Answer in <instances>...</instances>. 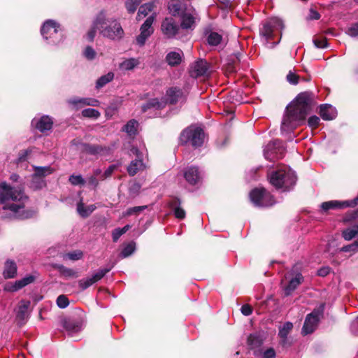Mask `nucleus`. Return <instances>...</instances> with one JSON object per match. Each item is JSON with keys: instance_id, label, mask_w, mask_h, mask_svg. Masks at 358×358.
I'll list each match as a JSON object with an SVG mask.
<instances>
[{"instance_id": "obj_14", "label": "nucleus", "mask_w": 358, "mask_h": 358, "mask_svg": "<svg viewBox=\"0 0 358 358\" xmlns=\"http://www.w3.org/2000/svg\"><path fill=\"white\" fill-rule=\"evenodd\" d=\"M180 30V27L172 17H166L162 22L161 31L168 38L176 37Z\"/></svg>"}, {"instance_id": "obj_3", "label": "nucleus", "mask_w": 358, "mask_h": 358, "mask_svg": "<svg viewBox=\"0 0 358 358\" xmlns=\"http://www.w3.org/2000/svg\"><path fill=\"white\" fill-rule=\"evenodd\" d=\"M2 204V217L4 218L27 219L36 215L34 209H25L24 203H1Z\"/></svg>"}, {"instance_id": "obj_4", "label": "nucleus", "mask_w": 358, "mask_h": 358, "mask_svg": "<svg viewBox=\"0 0 358 358\" xmlns=\"http://www.w3.org/2000/svg\"><path fill=\"white\" fill-rule=\"evenodd\" d=\"M43 38L51 45H58L63 41V31L57 22L46 20L41 29Z\"/></svg>"}, {"instance_id": "obj_46", "label": "nucleus", "mask_w": 358, "mask_h": 358, "mask_svg": "<svg viewBox=\"0 0 358 358\" xmlns=\"http://www.w3.org/2000/svg\"><path fill=\"white\" fill-rule=\"evenodd\" d=\"M144 0H126L125 1V7L127 12L130 14L134 13L136 10L137 7Z\"/></svg>"}, {"instance_id": "obj_63", "label": "nucleus", "mask_w": 358, "mask_h": 358, "mask_svg": "<svg viewBox=\"0 0 358 358\" xmlns=\"http://www.w3.org/2000/svg\"><path fill=\"white\" fill-rule=\"evenodd\" d=\"M64 327L69 334H73L80 330L79 326L72 322H65Z\"/></svg>"}, {"instance_id": "obj_56", "label": "nucleus", "mask_w": 358, "mask_h": 358, "mask_svg": "<svg viewBox=\"0 0 358 358\" xmlns=\"http://www.w3.org/2000/svg\"><path fill=\"white\" fill-rule=\"evenodd\" d=\"M303 277L301 273H292V291L303 282Z\"/></svg>"}, {"instance_id": "obj_52", "label": "nucleus", "mask_w": 358, "mask_h": 358, "mask_svg": "<svg viewBox=\"0 0 358 358\" xmlns=\"http://www.w3.org/2000/svg\"><path fill=\"white\" fill-rule=\"evenodd\" d=\"M110 271V268L99 269L96 273H94L92 276H90V278L92 279L93 283L94 284L95 282L100 280L102 278H103V276Z\"/></svg>"}, {"instance_id": "obj_17", "label": "nucleus", "mask_w": 358, "mask_h": 358, "mask_svg": "<svg viewBox=\"0 0 358 358\" xmlns=\"http://www.w3.org/2000/svg\"><path fill=\"white\" fill-rule=\"evenodd\" d=\"M242 57L243 55L241 52L234 53L226 64L227 72L229 73L236 72L240 69V65L242 66V68L246 67L247 64L241 62Z\"/></svg>"}, {"instance_id": "obj_5", "label": "nucleus", "mask_w": 358, "mask_h": 358, "mask_svg": "<svg viewBox=\"0 0 358 358\" xmlns=\"http://www.w3.org/2000/svg\"><path fill=\"white\" fill-rule=\"evenodd\" d=\"M147 154V150L143 145L140 148L132 146L129 150V156H135L136 159L132 160L127 166V172L129 176H134L138 172L143 171L145 169V164L143 163V157Z\"/></svg>"}, {"instance_id": "obj_18", "label": "nucleus", "mask_w": 358, "mask_h": 358, "mask_svg": "<svg viewBox=\"0 0 358 358\" xmlns=\"http://www.w3.org/2000/svg\"><path fill=\"white\" fill-rule=\"evenodd\" d=\"M31 124L41 132L50 131L53 124V121L48 115H43L40 118H34L31 121Z\"/></svg>"}, {"instance_id": "obj_43", "label": "nucleus", "mask_w": 358, "mask_h": 358, "mask_svg": "<svg viewBox=\"0 0 358 358\" xmlns=\"http://www.w3.org/2000/svg\"><path fill=\"white\" fill-rule=\"evenodd\" d=\"M83 257V251L80 250H74L69 252L68 253L64 254L62 257L63 259L66 260L69 259L71 261H77L81 259Z\"/></svg>"}, {"instance_id": "obj_10", "label": "nucleus", "mask_w": 358, "mask_h": 358, "mask_svg": "<svg viewBox=\"0 0 358 358\" xmlns=\"http://www.w3.org/2000/svg\"><path fill=\"white\" fill-rule=\"evenodd\" d=\"M289 178V169L285 166L279 167L269 176L270 182L277 189L282 188Z\"/></svg>"}, {"instance_id": "obj_45", "label": "nucleus", "mask_w": 358, "mask_h": 358, "mask_svg": "<svg viewBox=\"0 0 358 358\" xmlns=\"http://www.w3.org/2000/svg\"><path fill=\"white\" fill-rule=\"evenodd\" d=\"M69 181L72 185L85 187L86 185L85 178L81 175H71L69 176Z\"/></svg>"}, {"instance_id": "obj_27", "label": "nucleus", "mask_w": 358, "mask_h": 358, "mask_svg": "<svg viewBox=\"0 0 358 358\" xmlns=\"http://www.w3.org/2000/svg\"><path fill=\"white\" fill-rule=\"evenodd\" d=\"M264 341V336L261 333L252 334L248 338V345L251 349H255L262 345Z\"/></svg>"}, {"instance_id": "obj_26", "label": "nucleus", "mask_w": 358, "mask_h": 358, "mask_svg": "<svg viewBox=\"0 0 358 358\" xmlns=\"http://www.w3.org/2000/svg\"><path fill=\"white\" fill-rule=\"evenodd\" d=\"M96 206L94 204L88 205L87 203H78L77 212L83 217H88L95 209Z\"/></svg>"}, {"instance_id": "obj_6", "label": "nucleus", "mask_w": 358, "mask_h": 358, "mask_svg": "<svg viewBox=\"0 0 358 358\" xmlns=\"http://www.w3.org/2000/svg\"><path fill=\"white\" fill-rule=\"evenodd\" d=\"M28 196L20 188H13L4 181H0V201H24Z\"/></svg>"}, {"instance_id": "obj_55", "label": "nucleus", "mask_w": 358, "mask_h": 358, "mask_svg": "<svg viewBox=\"0 0 358 358\" xmlns=\"http://www.w3.org/2000/svg\"><path fill=\"white\" fill-rule=\"evenodd\" d=\"M83 54L87 60H93L96 57V52L91 46H87Z\"/></svg>"}, {"instance_id": "obj_61", "label": "nucleus", "mask_w": 358, "mask_h": 358, "mask_svg": "<svg viewBox=\"0 0 358 358\" xmlns=\"http://www.w3.org/2000/svg\"><path fill=\"white\" fill-rule=\"evenodd\" d=\"M57 304L60 308H65L69 306V301L66 296L59 295L57 299Z\"/></svg>"}, {"instance_id": "obj_19", "label": "nucleus", "mask_w": 358, "mask_h": 358, "mask_svg": "<svg viewBox=\"0 0 358 358\" xmlns=\"http://www.w3.org/2000/svg\"><path fill=\"white\" fill-rule=\"evenodd\" d=\"M250 201H271V194L264 187H257L250 193Z\"/></svg>"}, {"instance_id": "obj_22", "label": "nucleus", "mask_w": 358, "mask_h": 358, "mask_svg": "<svg viewBox=\"0 0 358 358\" xmlns=\"http://www.w3.org/2000/svg\"><path fill=\"white\" fill-rule=\"evenodd\" d=\"M30 306V301H22L18 306L16 317L17 320L21 323L24 324L29 317V308Z\"/></svg>"}, {"instance_id": "obj_31", "label": "nucleus", "mask_w": 358, "mask_h": 358, "mask_svg": "<svg viewBox=\"0 0 358 358\" xmlns=\"http://www.w3.org/2000/svg\"><path fill=\"white\" fill-rule=\"evenodd\" d=\"M350 203H322L321 210L326 213L329 210H336L350 207Z\"/></svg>"}, {"instance_id": "obj_42", "label": "nucleus", "mask_w": 358, "mask_h": 358, "mask_svg": "<svg viewBox=\"0 0 358 358\" xmlns=\"http://www.w3.org/2000/svg\"><path fill=\"white\" fill-rule=\"evenodd\" d=\"M222 41V36L217 32L211 31L207 38V41L210 45H218Z\"/></svg>"}, {"instance_id": "obj_53", "label": "nucleus", "mask_w": 358, "mask_h": 358, "mask_svg": "<svg viewBox=\"0 0 358 358\" xmlns=\"http://www.w3.org/2000/svg\"><path fill=\"white\" fill-rule=\"evenodd\" d=\"M82 115L85 117L97 119L101 115V113L96 109L86 108L83 110Z\"/></svg>"}, {"instance_id": "obj_28", "label": "nucleus", "mask_w": 358, "mask_h": 358, "mask_svg": "<svg viewBox=\"0 0 358 358\" xmlns=\"http://www.w3.org/2000/svg\"><path fill=\"white\" fill-rule=\"evenodd\" d=\"M17 273V266L15 262L12 260H7L5 262L3 276L6 278H13Z\"/></svg>"}, {"instance_id": "obj_23", "label": "nucleus", "mask_w": 358, "mask_h": 358, "mask_svg": "<svg viewBox=\"0 0 358 358\" xmlns=\"http://www.w3.org/2000/svg\"><path fill=\"white\" fill-rule=\"evenodd\" d=\"M320 115L324 120H331L337 115V111L330 104H322L320 107Z\"/></svg>"}, {"instance_id": "obj_36", "label": "nucleus", "mask_w": 358, "mask_h": 358, "mask_svg": "<svg viewBox=\"0 0 358 358\" xmlns=\"http://www.w3.org/2000/svg\"><path fill=\"white\" fill-rule=\"evenodd\" d=\"M35 280V277L32 275H29L25 276L24 278H22L20 280H17L15 282V285H13V291H16L17 289H20L24 286L29 285L32 283Z\"/></svg>"}, {"instance_id": "obj_24", "label": "nucleus", "mask_w": 358, "mask_h": 358, "mask_svg": "<svg viewBox=\"0 0 358 358\" xmlns=\"http://www.w3.org/2000/svg\"><path fill=\"white\" fill-rule=\"evenodd\" d=\"M101 170L100 169H96L94 170L93 173L91 175H89L86 177L85 186L88 188L94 189L97 187L99 185V180H101Z\"/></svg>"}, {"instance_id": "obj_29", "label": "nucleus", "mask_w": 358, "mask_h": 358, "mask_svg": "<svg viewBox=\"0 0 358 358\" xmlns=\"http://www.w3.org/2000/svg\"><path fill=\"white\" fill-rule=\"evenodd\" d=\"M166 96L171 103H175L178 101L182 96V90L176 87L169 88L166 92Z\"/></svg>"}, {"instance_id": "obj_25", "label": "nucleus", "mask_w": 358, "mask_h": 358, "mask_svg": "<svg viewBox=\"0 0 358 358\" xmlns=\"http://www.w3.org/2000/svg\"><path fill=\"white\" fill-rule=\"evenodd\" d=\"M182 56L183 53L180 50L171 51L166 55V61L171 66H178L180 64Z\"/></svg>"}, {"instance_id": "obj_41", "label": "nucleus", "mask_w": 358, "mask_h": 358, "mask_svg": "<svg viewBox=\"0 0 358 358\" xmlns=\"http://www.w3.org/2000/svg\"><path fill=\"white\" fill-rule=\"evenodd\" d=\"M114 78V73L108 72L107 74L101 76L96 83V88L100 89L108 83L111 82Z\"/></svg>"}, {"instance_id": "obj_30", "label": "nucleus", "mask_w": 358, "mask_h": 358, "mask_svg": "<svg viewBox=\"0 0 358 358\" xmlns=\"http://www.w3.org/2000/svg\"><path fill=\"white\" fill-rule=\"evenodd\" d=\"M291 331V322H287L279 328L278 335L280 338V342L282 345H285L288 341V336Z\"/></svg>"}, {"instance_id": "obj_57", "label": "nucleus", "mask_w": 358, "mask_h": 358, "mask_svg": "<svg viewBox=\"0 0 358 358\" xmlns=\"http://www.w3.org/2000/svg\"><path fill=\"white\" fill-rule=\"evenodd\" d=\"M148 206H136L133 208H129L125 213V216H129L133 214L138 215L140 213H141L145 209L148 208Z\"/></svg>"}, {"instance_id": "obj_15", "label": "nucleus", "mask_w": 358, "mask_h": 358, "mask_svg": "<svg viewBox=\"0 0 358 358\" xmlns=\"http://www.w3.org/2000/svg\"><path fill=\"white\" fill-rule=\"evenodd\" d=\"M209 64L204 59L195 62L191 66L190 74L192 77H208L210 74Z\"/></svg>"}, {"instance_id": "obj_48", "label": "nucleus", "mask_w": 358, "mask_h": 358, "mask_svg": "<svg viewBox=\"0 0 358 358\" xmlns=\"http://www.w3.org/2000/svg\"><path fill=\"white\" fill-rule=\"evenodd\" d=\"M258 358H275L276 354L273 348H269L261 352H255Z\"/></svg>"}, {"instance_id": "obj_51", "label": "nucleus", "mask_w": 358, "mask_h": 358, "mask_svg": "<svg viewBox=\"0 0 358 358\" xmlns=\"http://www.w3.org/2000/svg\"><path fill=\"white\" fill-rule=\"evenodd\" d=\"M110 271V268L99 269L96 273H94L92 276H90V278L92 279L93 283L94 284L95 282L100 280L102 278H103V276Z\"/></svg>"}, {"instance_id": "obj_12", "label": "nucleus", "mask_w": 358, "mask_h": 358, "mask_svg": "<svg viewBox=\"0 0 358 358\" xmlns=\"http://www.w3.org/2000/svg\"><path fill=\"white\" fill-rule=\"evenodd\" d=\"M183 176L189 185H200L203 178V173L195 166L186 168L183 171Z\"/></svg>"}, {"instance_id": "obj_33", "label": "nucleus", "mask_w": 358, "mask_h": 358, "mask_svg": "<svg viewBox=\"0 0 358 358\" xmlns=\"http://www.w3.org/2000/svg\"><path fill=\"white\" fill-rule=\"evenodd\" d=\"M181 17V27L182 29H191L194 24V17L191 13H187V10L185 11L182 15L180 16Z\"/></svg>"}, {"instance_id": "obj_60", "label": "nucleus", "mask_w": 358, "mask_h": 358, "mask_svg": "<svg viewBox=\"0 0 358 358\" xmlns=\"http://www.w3.org/2000/svg\"><path fill=\"white\" fill-rule=\"evenodd\" d=\"M93 284L94 283L90 277L83 278L78 281V285L83 290L86 289Z\"/></svg>"}, {"instance_id": "obj_7", "label": "nucleus", "mask_w": 358, "mask_h": 358, "mask_svg": "<svg viewBox=\"0 0 358 358\" xmlns=\"http://www.w3.org/2000/svg\"><path fill=\"white\" fill-rule=\"evenodd\" d=\"M282 21L278 17H272L266 21L260 29V34L267 43L280 34L283 28Z\"/></svg>"}, {"instance_id": "obj_21", "label": "nucleus", "mask_w": 358, "mask_h": 358, "mask_svg": "<svg viewBox=\"0 0 358 358\" xmlns=\"http://www.w3.org/2000/svg\"><path fill=\"white\" fill-rule=\"evenodd\" d=\"M168 9L169 13L173 16L182 15L185 11L187 10V8L185 3L181 2L179 0H171L169 2Z\"/></svg>"}, {"instance_id": "obj_58", "label": "nucleus", "mask_w": 358, "mask_h": 358, "mask_svg": "<svg viewBox=\"0 0 358 358\" xmlns=\"http://www.w3.org/2000/svg\"><path fill=\"white\" fill-rule=\"evenodd\" d=\"M346 34L350 37H358V22L352 24L346 31Z\"/></svg>"}, {"instance_id": "obj_50", "label": "nucleus", "mask_w": 358, "mask_h": 358, "mask_svg": "<svg viewBox=\"0 0 358 358\" xmlns=\"http://www.w3.org/2000/svg\"><path fill=\"white\" fill-rule=\"evenodd\" d=\"M281 287L284 290L285 295L289 296L291 294V279L289 276L285 275L281 280Z\"/></svg>"}, {"instance_id": "obj_13", "label": "nucleus", "mask_w": 358, "mask_h": 358, "mask_svg": "<svg viewBox=\"0 0 358 358\" xmlns=\"http://www.w3.org/2000/svg\"><path fill=\"white\" fill-rule=\"evenodd\" d=\"M155 15H152L148 17L140 28L141 33L136 37V43L139 46H143L146 40L152 35L154 31L152 25L154 22Z\"/></svg>"}, {"instance_id": "obj_35", "label": "nucleus", "mask_w": 358, "mask_h": 358, "mask_svg": "<svg viewBox=\"0 0 358 358\" xmlns=\"http://www.w3.org/2000/svg\"><path fill=\"white\" fill-rule=\"evenodd\" d=\"M155 7L153 2H149L141 6L137 15V20H140L142 17H145L150 12H151Z\"/></svg>"}, {"instance_id": "obj_59", "label": "nucleus", "mask_w": 358, "mask_h": 358, "mask_svg": "<svg viewBox=\"0 0 358 358\" xmlns=\"http://www.w3.org/2000/svg\"><path fill=\"white\" fill-rule=\"evenodd\" d=\"M173 209L174 215L178 219H184L185 217V211L180 206H171Z\"/></svg>"}, {"instance_id": "obj_34", "label": "nucleus", "mask_w": 358, "mask_h": 358, "mask_svg": "<svg viewBox=\"0 0 358 358\" xmlns=\"http://www.w3.org/2000/svg\"><path fill=\"white\" fill-rule=\"evenodd\" d=\"M138 122L135 120H131L123 127L122 131L129 136H135L137 134Z\"/></svg>"}, {"instance_id": "obj_16", "label": "nucleus", "mask_w": 358, "mask_h": 358, "mask_svg": "<svg viewBox=\"0 0 358 358\" xmlns=\"http://www.w3.org/2000/svg\"><path fill=\"white\" fill-rule=\"evenodd\" d=\"M75 109H79L85 106H98L100 104L99 100L94 98L73 97L67 101Z\"/></svg>"}, {"instance_id": "obj_47", "label": "nucleus", "mask_w": 358, "mask_h": 358, "mask_svg": "<svg viewBox=\"0 0 358 358\" xmlns=\"http://www.w3.org/2000/svg\"><path fill=\"white\" fill-rule=\"evenodd\" d=\"M85 150L92 155H101L106 150V148L100 145H85Z\"/></svg>"}, {"instance_id": "obj_2", "label": "nucleus", "mask_w": 358, "mask_h": 358, "mask_svg": "<svg viewBox=\"0 0 358 358\" xmlns=\"http://www.w3.org/2000/svg\"><path fill=\"white\" fill-rule=\"evenodd\" d=\"M313 94L308 92H301L292 101V122L304 121L310 109Z\"/></svg>"}, {"instance_id": "obj_40", "label": "nucleus", "mask_w": 358, "mask_h": 358, "mask_svg": "<svg viewBox=\"0 0 358 358\" xmlns=\"http://www.w3.org/2000/svg\"><path fill=\"white\" fill-rule=\"evenodd\" d=\"M34 174L40 176L44 179L47 176L50 175L53 172V169L50 166H34Z\"/></svg>"}, {"instance_id": "obj_62", "label": "nucleus", "mask_w": 358, "mask_h": 358, "mask_svg": "<svg viewBox=\"0 0 358 358\" xmlns=\"http://www.w3.org/2000/svg\"><path fill=\"white\" fill-rule=\"evenodd\" d=\"M341 251L345 252H355L358 251V241H355L354 243H352L350 245L342 247L341 249Z\"/></svg>"}, {"instance_id": "obj_38", "label": "nucleus", "mask_w": 358, "mask_h": 358, "mask_svg": "<svg viewBox=\"0 0 358 358\" xmlns=\"http://www.w3.org/2000/svg\"><path fill=\"white\" fill-rule=\"evenodd\" d=\"M46 183L43 178L33 173L29 187L34 189H40L45 186Z\"/></svg>"}, {"instance_id": "obj_39", "label": "nucleus", "mask_w": 358, "mask_h": 358, "mask_svg": "<svg viewBox=\"0 0 358 358\" xmlns=\"http://www.w3.org/2000/svg\"><path fill=\"white\" fill-rule=\"evenodd\" d=\"M139 64V62L138 59L135 58H129L125 59L120 64V68L122 70L124 71H130L134 69L136 66Z\"/></svg>"}, {"instance_id": "obj_64", "label": "nucleus", "mask_w": 358, "mask_h": 358, "mask_svg": "<svg viewBox=\"0 0 358 358\" xmlns=\"http://www.w3.org/2000/svg\"><path fill=\"white\" fill-rule=\"evenodd\" d=\"M320 119L316 115L310 116L308 120V126L313 129L318 127L320 124Z\"/></svg>"}, {"instance_id": "obj_44", "label": "nucleus", "mask_w": 358, "mask_h": 358, "mask_svg": "<svg viewBox=\"0 0 358 358\" xmlns=\"http://www.w3.org/2000/svg\"><path fill=\"white\" fill-rule=\"evenodd\" d=\"M164 101H159L157 99H153L150 101H148L145 104H144L142 107V110L143 111H146L147 110L154 108H161L164 106Z\"/></svg>"}, {"instance_id": "obj_9", "label": "nucleus", "mask_w": 358, "mask_h": 358, "mask_svg": "<svg viewBox=\"0 0 358 358\" xmlns=\"http://www.w3.org/2000/svg\"><path fill=\"white\" fill-rule=\"evenodd\" d=\"M285 153V148L280 140L269 142L264 148V156L267 160L274 162L282 158Z\"/></svg>"}, {"instance_id": "obj_8", "label": "nucleus", "mask_w": 358, "mask_h": 358, "mask_svg": "<svg viewBox=\"0 0 358 358\" xmlns=\"http://www.w3.org/2000/svg\"><path fill=\"white\" fill-rule=\"evenodd\" d=\"M180 141L182 143H189L193 147H200L204 140V133L201 128L189 127L184 130L180 135Z\"/></svg>"}, {"instance_id": "obj_20", "label": "nucleus", "mask_w": 358, "mask_h": 358, "mask_svg": "<svg viewBox=\"0 0 358 358\" xmlns=\"http://www.w3.org/2000/svg\"><path fill=\"white\" fill-rule=\"evenodd\" d=\"M291 107V102H289L285 108V113L282 120L280 132L281 135L285 137L289 138V134L291 131V113L289 108Z\"/></svg>"}, {"instance_id": "obj_54", "label": "nucleus", "mask_w": 358, "mask_h": 358, "mask_svg": "<svg viewBox=\"0 0 358 358\" xmlns=\"http://www.w3.org/2000/svg\"><path fill=\"white\" fill-rule=\"evenodd\" d=\"M353 220H358V208L349 210L343 217V222H349Z\"/></svg>"}, {"instance_id": "obj_32", "label": "nucleus", "mask_w": 358, "mask_h": 358, "mask_svg": "<svg viewBox=\"0 0 358 358\" xmlns=\"http://www.w3.org/2000/svg\"><path fill=\"white\" fill-rule=\"evenodd\" d=\"M55 268L59 271L61 275L66 278L78 277V273L77 271H74L72 268L65 267L62 264H56L55 266Z\"/></svg>"}, {"instance_id": "obj_49", "label": "nucleus", "mask_w": 358, "mask_h": 358, "mask_svg": "<svg viewBox=\"0 0 358 358\" xmlns=\"http://www.w3.org/2000/svg\"><path fill=\"white\" fill-rule=\"evenodd\" d=\"M136 247L134 243H130L127 244L123 248L122 251L120 253V256L122 258H126L134 253L135 251Z\"/></svg>"}, {"instance_id": "obj_11", "label": "nucleus", "mask_w": 358, "mask_h": 358, "mask_svg": "<svg viewBox=\"0 0 358 358\" xmlns=\"http://www.w3.org/2000/svg\"><path fill=\"white\" fill-rule=\"evenodd\" d=\"M322 315L323 311L320 310H314L311 313L308 314L302 328V334L304 335L312 334L317 328Z\"/></svg>"}, {"instance_id": "obj_37", "label": "nucleus", "mask_w": 358, "mask_h": 358, "mask_svg": "<svg viewBox=\"0 0 358 358\" xmlns=\"http://www.w3.org/2000/svg\"><path fill=\"white\" fill-rule=\"evenodd\" d=\"M342 236L346 241H350L358 236V224L343 230Z\"/></svg>"}, {"instance_id": "obj_1", "label": "nucleus", "mask_w": 358, "mask_h": 358, "mask_svg": "<svg viewBox=\"0 0 358 358\" xmlns=\"http://www.w3.org/2000/svg\"><path fill=\"white\" fill-rule=\"evenodd\" d=\"M94 28L100 34L110 40H119L122 38L124 31L120 23L114 18H108L104 11L99 12L94 21Z\"/></svg>"}]
</instances>
